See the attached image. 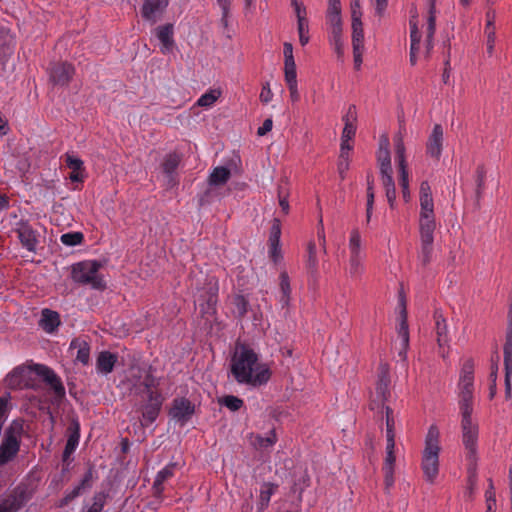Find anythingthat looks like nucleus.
Here are the masks:
<instances>
[{
    "label": "nucleus",
    "instance_id": "3c124183",
    "mask_svg": "<svg viewBox=\"0 0 512 512\" xmlns=\"http://www.w3.org/2000/svg\"><path fill=\"white\" fill-rule=\"evenodd\" d=\"M328 30H341L342 19L341 13H327Z\"/></svg>",
    "mask_w": 512,
    "mask_h": 512
},
{
    "label": "nucleus",
    "instance_id": "e2e57ef3",
    "mask_svg": "<svg viewBox=\"0 0 512 512\" xmlns=\"http://www.w3.org/2000/svg\"><path fill=\"white\" fill-rule=\"evenodd\" d=\"M260 100L263 103H269L273 98V93L270 89L269 83H266L263 85L261 93H260Z\"/></svg>",
    "mask_w": 512,
    "mask_h": 512
},
{
    "label": "nucleus",
    "instance_id": "4468645a",
    "mask_svg": "<svg viewBox=\"0 0 512 512\" xmlns=\"http://www.w3.org/2000/svg\"><path fill=\"white\" fill-rule=\"evenodd\" d=\"M377 161L379 164L381 176L392 174L390 141L386 134L381 135L379 138Z\"/></svg>",
    "mask_w": 512,
    "mask_h": 512
},
{
    "label": "nucleus",
    "instance_id": "9b49d317",
    "mask_svg": "<svg viewBox=\"0 0 512 512\" xmlns=\"http://www.w3.org/2000/svg\"><path fill=\"white\" fill-rule=\"evenodd\" d=\"M144 385L148 394V403L145 404L142 415L145 424L148 425L156 420L163 403V397L154 390L157 384L152 377L147 376Z\"/></svg>",
    "mask_w": 512,
    "mask_h": 512
},
{
    "label": "nucleus",
    "instance_id": "7ed1b4c3",
    "mask_svg": "<svg viewBox=\"0 0 512 512\" xmlns=\"http://www.w3.org/2000/svg\"><path fill=\"white\" fill-rule=\"evenodd\" d=\"M473 411H462L461 416V439L465 449V458L467 461V473L470 474V482H475V466L477 465V450L479 426L472 417Z\"/></svg>",
    "mask_w": 512,
    "mask_h": 512
},
{
    "label": "nucleus",
    "instance_id": "20e7f679",
    "mask_svg": "<svg viewBox=\"0 0 512 512\" xmlns=\"http://www.w3.org/2000/svg\"><path fill=\"white\" fill-rule=\"evenodd\" d=\"M440 452V431L436 425H431L425 436L424 449L421 454V470L425 481L430 484L435 483L439 474Z\"/></svg>",
    "mask_w": 512,
    "mask_h": 512
},
{
    "label": "nucleus",
    "instance_id": "a878e982",
    "mask_svg": "<svg viewBox=\"0 0 512 512\" xmlns=\"http://www.w3.org/2000/svg\"><path fill=\"white\" fill-rule=\"evenodd\" d=\"M290 279L286 272H281L279 276V302L283 307L288 306L291 300Z\"/></svg>",
    "mask_w": 512,
    "mask_h": 512
},
{
    "label": "nucleus",
    "instance_id": "6e6552de",
    "mask_svg": "<svg viewBox=\"0 0 512 512\" xmlns=\"http://www.w3.org/2000/svg\"><path fill=\"white\" fill-rule=\"evenodd\" d=\"M404 126H400L399 131L394 135L393 143L394 150L396 155V160L398 162L399 168V185L402 190L403 200L407 203L410 201V190H409V174L406 165V157H405V144H404Z\"/></svg>",
    "mask_w": 512,
    "mask_h": 512
},
{
    "label": "nucleus",
    "instance_id": "f704fd0d",
    "mask_svg": "<svg viewBox=\"0 0 512 512\" xmlns=\"http://www.w3.org/2000/svg\"><path fill=\"white\" fill-rule=\"evenodd\" d=\"M221 91L219 89H211L200 96L196 104L200 107L209 108L220 98Z\"/></svg>",
    "mask_w": 512,
    "mask_h": 512
},
{
    "label": "nucleus",
    "instance_id": "f257e3e1",
    "mask_svg": "<svg viewBox=\"0 0 512 512\" xmlns=\"http://www.w3.org/2000/svg\"><path fill=\"white\" fill-rule=\"evenodd\" d=\"M230 371L239 384L251 387L266 385L272 375L270 366L260 360L259 355L246 345H237L230 362Z\"/></svg>",
    "mask_w": 512,
    "mask_h": 512
},
{
    "label": "nucleus",
    "instance_id": "37998d69",
    "mask_svg": "<svg viewBox=\"0 0 512 512\" xmlns=\"http://www.w3.org/2000/svg\"><path fill=\"white\" fill-rule=\"evenodd\" d=\"M60 240L66 246H75L83 241V234L81 232L65 233L61 235Z\"/></svg>",
    "mask_w": 512,
    "mask_h": 512
},
{
    "label": "nucleus",
    "instance_id": "5fc2aeb1",
    "mask_svg": "<svg viewBox=\"0 0 512 512\" xmlns=\"http://www.w3.org/2000/svg\"><path fill=\"white\" fill-rule=\"evenodd\" d=\"M90 478H91V474L88 473L82 483L80 485H78L77 487H75L66 497H65V503H67L68 501L74 499L75 497H77L79 494H80V491L82 488H84L86 485H88L89 481H90Z\"/></svg>",
    "mask_w": 512,
    "mask_h": 512
},
{
    "label": "nucleus",
    "instance_id": "13d9d810",
    "mask_svg": "<svg viewBox=\"0 0 512 512\" xmlns=\"http://www.w3.org/2000/svg\"><path fill=\"white\" fill-rule=\"evenodd\" d=\"M374 189L372 187H367V204H366V218L367 221H370L373 205H374Z\"/></svg>",
    "mask_w": 512,
    "mask_h": 512
},
{
    "label": "nucleus",
    "instance_id": "338daca9",
    "mask_svg": "<svg viewBox=\"0 0 512 512\" xmlns=\"http://www.w3.org/2000/svg\"><path fill=\"white\" fill-rule=\"evenodd\" d=\"M280 234H281L280 222H279V220L275 219L273 222V225L271 227L269 240L280 241Z\"/></svg>",
    "mask_w": 512,
    "mask_h": 512
},
{
    "label": "nucleus",
    "instance_id": "de8ad7c7",
    "mask_svg": "<svg viewBox=\"0 0 512 512\" xmlns=\"http://www.w3.org/2000/svg\"><path fill=\"white\" fill-rule=\"evenodd\" d=\"M222 404L231 411H237L243 406V400L236 396L229 395L223 398Z\"/></svg>",
    "mask_w": 512,
    "mask_h": 512
},
{
    "label": "nucleus",
    "instance_id": "69168bd1",
    "mask_svg": "<svg viewBox=\"0 0 512 512\" xmlns=\"http://www.w3.org/2000/svg\"><path fill=\"white\" fill-rule=\"evenodd\" d=\"M356 125H344L341 140H351L355 136Z\"/></svg>",
    "mask_w": 512,
    "mask_h": 512
},
{
    "label": "nucleus",
    "instance_id": "ddd939ff",
    "mask_svg": "<svg viewBox=\"0 0 512 512\" xmlns=\"http://www.w3.org/2000/svg\"><path fill=\"white\" fill-rule=\"evenodd\" d=\"M443 128L435 124L426 143V154L435 160H439L443 149Z\"/></svg>",
    "mask_w": 512,
    "mask_h": 512
},
{
    "label": "nucleus",
    "instance_id": "5701e85b",
    "mask_svg": "<svg viewBox=\"0 0 512 512\" xmlns=\"http://www.w3.org/2000/svg\"><path fill=\"white\" fill-rule=\"evenodd\" d=\"M70 350L76 351V360L83 365L88 364L90 360V346L82 338L73 339L70 343Z\"/></svg>",
    "mask_w": 512,
    "mask_h": 512
},
{
    "label": "nucleus",
    "instance_id": "aec40b11",
    "mask_svg": "<svg viewBox=\"0 0 512 512\" xmlns=\"http://www.w3.org/2000/svg\"><path fill=\"white\" fill-rule=\"evenodd\" d=\"M169 0H145L142 7V16L151 23H155L162 14Z\"/></svg>",
    "mask_w": 512,
    "mask_h": 512
},
{
    "label": "nucleus",
    "instance_id": "c9c22d12",
    "mask_svg": "<svg viewBox=\"0 0 512 512\" xmlns=\"http://www.w3.org/2000/svg\"><path fill=\"white\" fill-rule=\"evenodd\" d=\"M174 468H175V464H169L157 473V476L155 478L154 485H153L157 492H161L162 484L164 483V481L173 476Z\"/></svg>",
    "mask_w": 512,
    "mask_h": 512
},
{
    "label": "nucleus",
    "instance_id": "58836bf2",
    "mask_svg": "<svg viewBox=\"0 0 512 512\" xmlns=\"http://www.w3.org/2000/svg\"><path fill=\"white\" fill-rule=\"evenodd\" d=\"M179 162H180V159H179L178 155H176V154L167 155L162 163L164 173H166L168 176H171L177 169Z\"/></svg>",
    "mask_w": 512,
    "mask_h": 512
},
{
    "label": "nucleus",
    "instance_id": "79ce46f5",
    "mask_svg": "<svg viewBox=\"0 0 512 512\" xmlns=\"http://www.w3.org/2000/svg\"><path fill=\"white\" fill-rule=\"evenodd\" d=\"M297 30L299 34V42L302 46H305L309 42V22L308 19H302L297 22Z\"/></svg>",
    "mask_w": 512,
    "mask_h": 512
},
{
    "label": "nucleus",
    "instance_id": "72a5a7b5",
    "mask_svg": "<svg viewBox=\"0 0 512 512\" xmlns=\"http://www.w3.org/2000/svg\"><path fill=\"white\" fill-rule=\"evenodd\" d=\"M284 74L296 73V64L291 43H284Z\"/></svg>",
    "mask_w": 512,
    "mask_h": 512
},
{
    "label": "nucleus",
    "instance_id": "f8f14e48",
    "mask_svg": "<svg viewBox=\"0 0 512 512\" xmlns=\"http://www.w3.org/2000/svg\"><path fill=\"white\" fill-rule=\"evenodd\" d=\"M436 228L435 216L426 215L419 217V231L421 246L424 254L431 253Z\"/></svg>",
    "mask_w": 512,
    "mask_h": 512
},
{
    "label": "nucleus",
    "instance_id": "bb28decb",
    "mask_svg": "<svg viewBox=\"0 0 512 512\" xmlns=\"http://www.w3.org/2000/svg\"><path fill=\"white\" fill-rule=\"evenodd\" d=\"M328 40L329 43L336 53L339 60L343 61L345 45L342 37V29L341 30H328Z\"/></svg>",
    "mask_w": 512,
    "mask_h": 512
},
{
    "label": "nucleus",
    "instance_id": "39448f33",
    "mask_svg": "<svg viewBox=\"0 0 512 512\" xmlns=\"http://www.w3.org/2000/svg\"><path fill=\"white\" fill-rule=\"evenodd\" d=\"M24 433L22 420H14L4 430L0 443V466L12 461L20 450V444Z\"/></svg>",
    "mask_w": 512,
    "mask_h": 512
},
{
    "label": "nucleus",
    "instance_id": "9d476101",
    "mask_svg": "<svg viewBox=\"0 0 512 512\" xmlns=\"http://www.w3.org/2000/svg\"><path fill=\"white\" fill-rule=\"evenodd\" d=\"M389 384V367L387 364H381L378 371L375 390L370 396V408L372 410H379L386 406L385 403L390 397Z\"/></svg>",
    "mask_w": 512,
    "mask_h": 512
},
{
    "label": "nucleus",
    "instance_id": "2eb2a0df",
    "mask_svg": "<svg viewBox=\"0 0 512 512\" xmlns=\"http://www.w3.org/2000/svg\"><path fill=\"white\" fill-rule=\"evenodd\" d=\"M505 389L506 396H511L512 391V327L509 328L504 345Z\"/></svg>",
    "mask_w": 512,
    "mask_h": 512
},
{
    "label": "nucleus",
    "instance_id": "c85d7f7f",
    "mask_svg": "<svg viewBox=\"0 0 512 512\" xmlns=\"http://www.w3.org/2000/svg\"><path fill=\"white\" fill-rule=\"evenodd\" d=\"M410 38H411V47H410V63L415 65L417 62V53L420 48V39L421 35L418 30L416 22L410 20Z\"/></svg>",
    "mask_w": 512,
    "mask_h": 512
},
{
    "label": "nucleus",
    "instance_id": "6ab92c4d",
    "mask_svg": "<svg viewBox=\"0 0 512 512\" xmlns=\"http://www.w3.org/2000/svg\"><path fill=\"white\" fill-rule=\"evenodd\" d=\"M74 75V67L68 63L54 64L50 69V78L57 85H66Z\"/></svg>",
    "mask_w": 512,
    "mask_h": 512
},
{
    "label": "nucleus",
    "instance_id": "c756f323",
    "mask_svg": "<svg viewBox=\"0 0 512 512\" xmlns=\"http://www.w3.org/2000/svg\"><path fill=\"white\" fill-rule=\"evenodd\" d=\"M278 486L276 484L265 482L261 485L259 495V509L264 510L268 507L271 496L275 494Z\"/></svg>",
    "mask_w": 512,
    "mask_h": 512
},
{
    "label": "nucleus",
    "instance_id": "a18cd8bd",
    "mask_svg": "<svg viewBox=\"0 0 512 512\" xmlns=\"http://www.w3.org/2000/svg\"><path fill=\"white\" fill-rule=\"evenodd\" d=\"M429 16L427 19L426 36L433 38L435 33V0H430Z\"/></svg>",
    "mask_w": 512,
    "mask_h": 512
},
{
    "label": "nucleus",
    "instance_id": "8fccbe9b",
    "mask_svg": "<svg viewBox=\"0 0 512 512\" xmlns=\"http://www.w3.org/2000/svg\"><path fill=\"white\" fill-rule=\"evenodd\" d=\"M349 247L352 254H358L361 247V237L357 229L351 231L349 239Z\"/></svg>",
    "mask_w": 512,
    "mask_h": 512
},
{
    "label": "nucleus",
    "instance_id": "6e6d98bb",
    "mask_svg": "<svg viewBox=\"0 0 512 512\" xmlns=\"http://www.w3.org/2000/svg\"><path fill=\"white\" fill-rule=\"evenodd\" d=\"M485 496H486V504H487L486 512H495L496 499H495V492L493 490L492 483H490V487L486 491Z\"/></svg>",
    "mask_w": 512,
    "mask_h": 512
},
{
    "label": "nucleus",
    "instance_id": "774afa93",
    "mask_svg": "<svg viewBox=\"0 0 512 512\" xmlns=\"http://www.w3.org/2000/svg\"><path fill=\"white\" fill-rule=\"evenodd\" d=\"M364 47H353L354 67L359 70L362 65V54Z\"/></svg>",
    "mask_w": 512,
    "mask_h": 512
},
{
    "label": "nucleus",
    "instance_id": "e433bc0d",
    "mask_svg": "<svg viewBox=\"0 0 512 512\" xmlns=\"http://www.w3.org/2000/svg\"><path fill=\"white\" fill-rule=\"evenodd\" d=\"M352 46L364 47V33L362 22L352 23Z\"/></svg>",
    "mask_w": 512,
    "mask_h": 512
},
{
    "label": "nucleus",
    "instance_id": "f03ea898",
    "mask_svg": "<svg viewBox=\"0 0 512 512\" xmlns=\"http://www.w3.org/2000/svg\"><path fill=\"white\" fill-rule=\"evenodd\" d=\"M42 377L49 383L58 395L64 393V388L56 374L47 366L35 364L32 366H17L5 377V385L10 389H23L32 386L33 375Z\"/></svg>",
    "mask_w": 512,
    "mask_h": 512
},
{
    "label": "nucleus",
    "instance_id": "ea45409f",
    "mask_svg": "<svg viewBox=\"0 0 512 512\" xmlns=\"http://www.w3.org/2000/svg\"><path fill=\"white\" fill-rule=\"evenodd\" d=\"M434 215L432 195L420 196V216Z\"/></svg>",
    "mask_w": 512,
    "mask_h": 512
},
{
    "label": "nucleus",
    "instance_id": "4d7b16f0",
    "mask_svg": "<svg viewBox=\"0 0 512 512\" xmlns=\"http://www.w3.org/2000/svg\"><path fill=\"white\" fill-rule=\"evenodd\" d=\"M344 125H355L357 121V110L355 105H350L346 114L342 118Z\"/></svg>",
    "mask_w": 512,
    "mask_h": 512
},
{
    "label": "nucleus",
    "instance_id": "0eeeda50",
    "mask_svg": "<svg viewBox=\"0 0 512 512\" xmlns=\"http://www.w3.org/2000/svg\"><path fill=\"white\" fill-rule=\"evenodd\" d=\"M474 363L468 359L463 363L458 382L459 411H473Z\"/></svg>",
    "mask_w": 512,
    "mask_h": 512
},
{
    "label": "nucleus",
    "instance_id": "1a4fd4ad",
    "mask_svg": "<svg viewBox=\"0 0 512 512\" xmlns=\"http://www.w3.org/2000/svg\"><path fill=\"white\" fill-rule=\"evenodd\" d=\"M100 264L95 260H83L73 265L72 278L82 284H90L93 288L101 289L105 284L98 273Z\"/></svg>",
    "mask_w": 512,
    "mask_h": 512
},
{
    "label": "nucleus",
    "instance_id": "a19ab883",
    "mask_svg": "<svg viewBox=\"0 0 512 512\" xmlns=\"http://www.w3.org/2000/svg\"><path fill=\"white\" fill-rule=\"evenodd\" d=\"M381 409L385 411L386 435H395L396 417L393 410L388 406Z\"/></svg>",
    "mask_w": 512,
    "mask_h": 512
},
{
    "label": "nucleus",
    "instance_id": "dca6fc26",
    "mask_svg": "<svg viewBox=\"0 0 512 512\" xmlns=\"http://www.w3.org/2000/svg\"><path fill=\"white\" fill-rule=\"evenodd\" d=\"M435 332L439 346V353L443 358H445L448 354L450 338L446 320L440 314L435 315Z\"/></svg>",
    "mask_w": 512,
    "mask_h": 512
},
{
    "label": "nucleus",
    "instance_id": "b1692460",
    "mask_svg": "<svg viewBox=\"0 0 512 512\" xmlns=\"http://www.w3.org/2000/svg\"><path fill=\"white\" fill-rule=\"evenodd\" d=\"M117 356L109 351L99 353L96 361V369L98 373L109 374L112 372Z\"/></svg>",
    "mask_w": 512,
    "mask_h": 512
},
{
    "label": "nucleus",
    "instance_id": "cd10ccee",
    "mask_svg": "<svg viewBox=\"0 0 512 512\" xmlns=\"http://www.w3.org/2000/svg\"><path fill=\"white\" fill-rule=\"evenodd\" d=\"M396 457L394 453H386L383 464L384 481L386 489H390L394 485V468Z\"/></svg>",
    "mask_w": 512,
    "mask_h": 512
},
{
    "label": "nucleus",
    "instance_id": "bf43d9fd",
    "mask_svg": "<svg viewBox=\"0 0 512 512\" xmlns=\"http://www.w3.org/2000/svg\"><path fill=\"white\" fill-rule=\"evenodd\" d=\"M349 169V155L343 154L339 156L338 172L341 179L345 178V174Z\"/></svg>",
    "mask_w": 512,
    "mask_h": 512
},
{
    "label": "nucleus",
    "instance_id": "49530a36",
    "mask_svg": "<svg viewBox=\"0 0 512 512\" xmlns=\"http://www.w3.org/2000/svg\"><path fill=\"white\" fill-rule=\"evenodd\" d=\"M233 305L239 317H243L248 311V301L243 295H236L233 298Z\"/></svg>",
    "mask_w": 512,
    "mask_h": 512
},
{
    "label": "nucleus",
    "instance_id": "09e8293b",
    "mask_svg": "<svg viewBox=\"0 0 512 512\" xmlns=\"http://www.w3.org/2000/svg\"><path fill=\"white\" fill-rule=\"evenodd\" d=\"M19 508L16 497L10 496L0 503V512H16Z\"/></svg>",
    "mask_w": 512,
    "mask_h": 512
},
{
    "label": "nucleus",
    "instance_id": "473e14b6",
    "mask_svg": "<svg viewBox=\"0 0 512 512\" xmlns=\"http://www.w3.org/2000/svg\"><path fill=\"white\" fill-rule=\"evenodd\" d=\"M277 441L274 431H270L266 436L252 435L251 444L258 449H266L273 446Z\"/></svg>",
    "mask_w": 512,
    "mask_h": 512
},
{
    "label": "nucleus",
    "instance_id": "052dcab7",
    "mask_svg": "<svg viewBox=\"0 0 512 512\" xmlns=\"http://www.w3.org/2000/svg\"><path fill=\"white\" fill-rule=\"evenodd\" d=\"M217 3H218V5L220 6V8L222 10V19H221V21L226 26L227 25V18H228V15H229V10H230L231 2H230V0H217Z\"/></svg>",
    "mask_w": 512,
    "mask_h": 512
},
{
    "label": "nucleus",
    "instance_id": "4be33fe9",
    "mask_svg": "<svg viewBox=\"0 0 512 512\" xmlns=\"http://www.w3.org/2000/svg\"><path fill=\"white\" fill-rule=\"evenodd\" d=\"M60 323V315L56 311L50 309L42 310L39 325L45 332H55Z\"/></svg>",
    "mask_w": 512,
    "mask_h": 512
},
{
    "label": "nucleus",
    "instance_id": "7c9ffc66",
    "mask_svg": "<svg viewBox=\"0 0 512 512\" xmlns=\"http://www.w3.org/2000/svg\"><path fill=\"white\" fill-rule=\"evenodd\" d=\"M231 176L228 168L219 166L213 169L209 176V184L212 186H220L225 184Z\"/></svg>",
    "mask_w": 512,
    "mask_h": 512
},
{
    "label": "nucleus",
    "instance_id": "f3484780",
    "mask_svg": "<svg viewBox=\"0 0 512 512\" xmlns=\"http://www.w3.org/2000/svg\"><path fill=\"white\" fill-rule=\"evenodd\" d=\"M194 414V405L185 398L175 399L170 410L173 419L180 422H187Z\"/></svg>",
    "mask_w": 512,
    "mask_h": 512
},
{
    "label": "nucleus",
    "instance_id": "4c0bfd02",
    "mask_svg": "<svg viewBox=\"0 0 512 512\" xmlns=\"http://www.w3.org/2000/svg\"><path fill=\"white\" fill-rule=\"evenodd\" d=\"M285 81L290 92L291 100L297 102L300 99L297 86V73L285 74Z\"/></svg>",
    "mask_w": 512,
    "mask_h": 512
},
{
    "label": "nucleus",
    "instance_id": "393cba45",
    "mask_svg": "<svg viewBox=\"0 0 512 512\" xmlns=\"http://www.w3.org/2000/svg\"><path fill=\"white\" fill-rule=\"evenodd\" d=\"M18 237L29 252H35L37 238L35 232L28 226L22 225L18 229Z\"/></svg>",
    "mask_w": 512,
    "mask_h": 512
},
{
    "label": "nucleus",
    "instance_id": "2f4dec72",
    "mask_svg": "<svg viewBox=\"0 0 512 512\" xmlns=\"http://www.w3.org/2000/svg\"><path fill=\"white\" fill-rule=\"evenodd\" d=\"M382 184L385 188L386 198L391 209L396 206V189L392 174L381 176Z\"/></svg>",
    "mask_w": 512,
    "mask_h": 512
},
{
    "label": "nucleus",
    "instance_id": "0e129e2a",
    "mask_svg": "<svg viewBox=\"0 0 512 512\" xmlns=\"http://www.w3.org/2000/svg\"><path fill=\"white\" fill-rule=\"evenodd\" d=\"M371 3L375 8V13L381 17L386 10L388 0H371Z\"/></svg>",
    "mask_w": 512,
    "mask_h": 512
},
{
    "label": "nucleus",
    "instance_id": "412c9836",
    "mask_svg": "<svg viewBox=\"0 0 512 512\" xmlns=\"http://www.w3.org/2000/svg\"><path fill=\"white\" fill-rule=\"evenodd\" d=\"M64 156L66 165L71 169L69 179L72 182H82L85 178L83 161L73 153H66Z\"/></svg>",
    "mask_w": 512,
    "mask_h": 512
},
{
    "label": "nucleus",
    "instance_id": "864d4df0",
    "mask_svg": "<svg viewBox=\"0 0 512 512\" xmlns=\"http://www.w3.org/2000/svg\"><path fill=\"white\" fill-rule=\"evenodd\" d=\"M79 442V434L78 432L72 433L66 443L65 450H64V456L68 457L71 453L74 452Z\"/></svg>",
    "mask_w": 512,
    "mask_h": 512
},
{
    "label": "nucleus",
    "instance_id": "603ef678",
    "mask_svg": "<svg viewBox=\"0 0 512 512\" xmlns=\"http://www.w3.org/2000/svg\"><path fill=\"white\" fill-rule=\"evenodd\" d=\"M291 6L294 9L297 22L302 21V19H307L306 7L300 0H291Z\"/></svg>",
    "mask_w": 512,
    "mask_h": 512
},
{
    "label": "nucleus",
    "instance_id": "423d86ee",
    "mask_svg": "<svg viewBox=\"0 0 512 512\" xmlns=\"http://www.w3.org/2000/svg\"><path fill=\"white\" fill-rule=\"evenodd\" d=\"M406 295L403 289L398 292V303L396 307L397 313V339L395 341V349L401 360L406 361L407 351L409 348V328L407 323Z\"/></svg>",
    "mask_w": 512,
    "mask_h": 512
},
{
    "label": "nucleus",
    "instance_id": "a211bd4d",
    "mask_svg": "<svg viewBox=\"0 0 512 512\" xmlns=\"http://www.w3.org/2000/svg\"><path fill=\"white\" fill-rule=\"evenodd\" d=\"M154 35L161 44L160 50L163 54L170 53L174 47V29L172 24L160 25L154 29Z\"/></svg>",
    "mask_w": 512,
    "mask_h": 512
},
{
    "label": "nucleus",
    "instance_id": "c03bdc74",
    "mask_svg": "<svg viewBox=\"0 0 512 512\" xmlns=\"http://www.w3.org/2000/svg\"><path fill=\"white\" fill-rule=\"evenodd\" d=\"M105 495L97 493L93 497V503L87 508H83L81 512H102L105 505Z\"/></svg>",
    "mask_w": 512,
    "mask_h": 512
},
{
    "label": "nucleus",
    "instance_id": "680f3d73",
    "mask_svg": "<svg viewBox=\"0 0 512 512\" xmlns=\"http://www.w3.org/2000/svg\"><path fill=\"white\" fill-rule=\"evenodd\" d=\"M485 175H486V171H485L484 167L479 166L476 170V183H477V192L478 193L484 187Z\"/></svg>",
    "mask_w": 512,
    "mask_h": 512
}]
</instances>
